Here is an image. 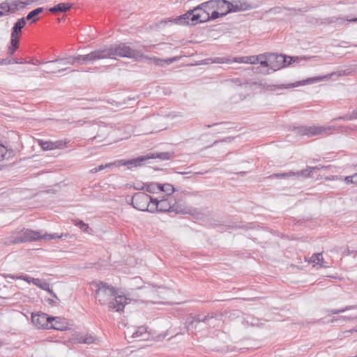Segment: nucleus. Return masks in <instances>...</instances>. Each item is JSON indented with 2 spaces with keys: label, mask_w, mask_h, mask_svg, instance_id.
<instances>
[{
  "label": "nucleus",
  "mask_w": 357,
  "mask_h": 357,
  "mask_svg": "<svg viewBox=\"0 0 357 357\" xmlns=\"http://www.w3.org/2000/svg\"><path fill=\"white\" fill-rule=\"evenodd\" d=\"M353 307L351 306H348V307H346L345 308H342V309H340V310H331L330 311L331 313L332 314H338L340 312H343L346 310H350L351 308H352Z\"/></svg>",
  "instance_id": "nucleus-49"
},
{
  "label": "nucleus",
  "mask_w": 357,
  "mask_h": 357,
  "mask_svg": "<svg viewBox=\"0 0 357 357\" xmlns=\"http://www.w3.org/2000/svg\"><path fill=\"white\" fill-rule=\"evenodd\" d=\"M351 73V71L349 69H346L344 70L339 71L338 73H332L328 74L324 76H318V77H314L312 78H309L307 79L303 80L302 82H298L296 83L287 85V86H285L284 84H281V85L277 86V88L284 89V88L295 87V86H300L302 84H312L314 82L324 80L325 79H329V78H331L333 75H337L338 77L349 75Z\"/></svg>",
  "instance_id": "nucleus-9"
},
{
  "label": "nucleus",
  "mask_w": 357,
  "mask_h": 357,
  "mask_svg": "<svg viewBox=\"0 0 357 357\" xmlns=\"http://www.w3.org/2000/svg\"><path fill=\"white\" fill-rule=\"evenodd\" d=\"M227 1L226 0H210L202 3V6H208V8H210V10H219L222 13H220V15H227Z\"/></svg>",
  "instance_id": "nucleus-15"
},
{
  "label": "nucleus",
  "mask_w": 357,
  "mask_h": 357,
  "mask_svg": "<svg viewBox=\"0 0 357 357\" xmlns=\"http://www.w3.org/2000/svg\"><path fill=\"white\" fill-rule=\"evenodd\" d=\"M171 212H174L176 213L181 214H190L191 213V209L186 207L182 202H174V204L172 203V209Z\"/></svg>",
  "instance_id": "nucleus-20"
},
{
  "label": "nucleus",
  "mask_w": 357,
  "mask_h": 357,
  "mask_svg": "<svg viewBox=\"0 0 357 357\" xmlns=\"http://www.w3.org/2000/svg\"><path fill=\"white\" fill-rule=\"evenodd\" d=\"M214 62H216V63H223V58H216L215 60H214Z\"/></svg>",
  "instance_id": "nucleus-57"
},
{
  "label": "nucleus",
  "mask_w": 357,
  "mask_h": 357,
  "mask_svg": "<svg viewBox=\"0 0 357 357\" xmlns=\"http://www.w3.org/2000/svg\"><path fill=\"white\" fill-rule=\"evenodd\" d=\"M24 1H13L10 3H8L9 13H15L18 10H22L25 8Z\"/></svg>",
  "instance_id": "nucleus-28"
},
{
  "label": "nucleus",
  "mask_w": 357,
  "mask_h": 357,
  "mask_svg": "<svg viewBox=\"0 0 357 357\" xmlns=\"http://www.w3.org/2000/svg\"><path fill=\"white\" fill-rule=\"evenodd\" d=\"M219 123H213V124H211V125H206V127L208 128H211V127H213V126H217L218 125Z\"/></svg>",
  "instance_id": "nucleus-63"
},
{
  "label": "nucleus",
  "mask_w": 357,
  "mask_h": 357,
  "mask_svg": "<svg viewBox=\"0 0 357 357\" xmlns=\"http://www.w3.org/2000/svg\"><path fill=\"white\" fill-rule=\"evenodd\" d=\"M26 24V19L22 17L19 19L15 24L12 29L11 36L20 38V35L22 33V29Z\"/></svg>",
  "instance_id": "nucleus-22"
},
{
  "label": "nucleus",
  "mask_w": 357,
  "mask_h": 357,
  "mask_svg": "<svg viewBox=\"0 0 357 357\" xmlns=\"http://www.w3.org/2000/svg\"><path fill=\"white\" fill-rule=\"evenodd\" d=\"M72 7V3H60L53 7L49 8V11L52 13H65L69 10Z\"/></svg>",
  "instance_id": "nucleus-24"
},
{
  "label": "nucleus",
  "mask_w": 357,
  "mask_h": 357,
  "mask_svg": "<svg viewBox=\"0 0 357 357\" xmlns=\"http://www.w3.org/2000/svg\"><path fill=\"white\" fill-rule=\"evenodd\" d=\"M172 209V202H170L168 199H162L160 201L155 199L152 201L151 205V212L153 213L155 211L165 213V212H171Z\"/></svg>",
  "instance_id": "nucleus-13"
},
{
  "label": "nucleus",
  "mask_w": 357,
  "mask_h": 357,
  "mask_svg": "<svg viewBox=\"0 0 357 357\" xmlns=\"http://www.w3.org/2000/svg\"><path fill=\"white\" fill-rule=\"evenodd\" d=\"M191 16H192V13L190 10L188 12H186L185 14L177 16L175 18H169L167 20L162 21L160 23L161 24L164 23L165 24H166L167 22H174L175 24H180V25H185V24L192 25L191 24Z\"/></svg>",
  "instance_id": "nucleus-17"
},
{
  "label": "nucleus",
  "mask_w": 357,
  "mask_h": 357,
  "mask_svg": "<svg viewBox=\"0 0 357 357\" xmlns=\"http://www.w3.org/2000/svg\"><path fill=\"white\" fill-rule=\"evenodd\" d=\"M29 63H33L34 65H38V64L40 63V61H38V60L36 61H34V62L33 61H29Z\"/></svg>",
  "instance_id": "nucleus-61"
},
{
  "label": "nucleus",
  "mask_w": 357,
  "mask_h": 357,
  "mask_svg": "<svg viewBox=\"0 0 357 357\" xmlns=\"http://www.w3.org/2000/svg\"><path fill=\"white\" fill-rule=\"evenodd\" d=\"M160 184L151 183L146 185L145 187H142L141 189L145 188L146 192H150V193H155L158 190H159V188H160ZM137 189H139V188H137Z\"/></svg>",
  "instance_id": "nucleus-33"
},
{
  "label": "nucleus",
  "mask_w": 357,
  "mask_h": 357,
  "mask_svg": "<svg viewBox=\"0 0 357 357\" xmlns=\"http://www.w3.org/2000/svg\"><path fill=\"white\" fill-rule=\"evenodd\" d=\"M310 264H313L314 265H319L320 267L325 268L327 267L326 262L324 260L322 253H315L313 254L307 261Z\"/></svg>",
  "instance_id": "nucleus-23"
},
{
  "label": "nucleus",
  "mask_w": 357,
  "mask_h": 357,
  "mask_svg": "<svg viewBox=\"0 0 357 357\" xmlns=\"http://www.w3.org/2000/svg\"><path fill=\"white\" fill-rule=\"evenodd\" d=\"M90 172L92 173V174H95V173L98 172V168L95 167V168L91 169L90 170Z\"/></svg>",
  "instance_id": "nucleus-58"
},
{
  "label": "nucleus",
  "mask_w": 357,
  "mask_h": 357,
  "mask_svg": "<svg viewBox=\"0 0 357 357\" xmlns=\"http://www.w3.org/2000/svg\"><path fill=\"white\" fill-rule=\"evenodd\" d=\"M267 56H268V53L259 54L258 56H255V58L257 59V60L256 61V63H260V61H261V60H264V59L266 58Z\"/></svg>",
  "instance_id": "nucleus-50"
},
{
  "label": "nucleus",
  "mask_w": 357,
  "mask_h": 357,
  "mask_svg": "<svg viewBox=\"0 0 357 357\" xmlns=\"http://www.w3.org/2000/svg\"><path fill=\"white\" fill-rule=\"evenodd\" d=\"M9 277V275H8ZM12 279H20L26 281L27 283L32 282L33 284H35L36 287H39L42 290H51L50 289V284L47 282H45L44 280H40L38 278H33L30 276H28L26 275H20V276H10Z\"/></svg>",
  "instance_id": "nucleus-16"
},
{
  "label": "nucleus",
  "mask_w": 357,
  "mask_h": 357,
  "mask_svg": "<svg viewBox=\"0 0 357 357\" xmlns=\"http://www.w3.org/2000/svg\"><path fill=\"white\" fill-rule=\"evenodd\" d=\"M179 58H180L179 56H174V57L169 58L167 59H161V61H158L155 63V65L160 66V67H164L165 66L170 65L171 63H172L175 61H177L179 59Z\"/></svg>",
  "instance_id": "nucleus-32"
},
{
  "label": "nucleus",
  "mask_w": 357,
  "mask_h": 357,
  "mask_svg": "<svg viewBox=\"0 0 357 357\" xmlns=\"http://www.w3.org/2000/svg\"><path fill=\"white\" fill-rule=\"evenodd\" d=\"M356 253L357 254V251H350L349 250H347V255H351L352 253Z\"/></svg>",
  "instance_id": "nucleus-62"
},
{
  "label": "nucleus",
  "mask_w": 357,
  "mask_h": 357,
  "mask_svg": "<svg viewBox=\"0 0 357 357\" xmlns=\"http://www.w3.org/2000/svg\"><path fill=\"white\" fill-rule=\"evenodd\" d=\"M76 340L78 343L87 344L96 343L98 341L97 338L89 333L77 335Z\"/></svg>",
  "instance_id": "nucleus-21"
},
{
  "label": "nucleus",
  "mask_w": 357,
  "mask_h": 357,
  "mask_svg": "<svg viewBox=\"0 0 357 357\" xmlns=\"http://www.w3.org/2000/svg\"><path fill=\"white\" fill-rule=\"evenodd\" d=\"M13 60H15L14 59H3L1 61V63L3 64H10V63H14L15 62H13Z\"/></svg>",
  "instance_id": "nucleus-54"
},
{
  "label": "nucleus",
  "mask_w": 357,
  "mask_h": 357,
  "mask_svg": "<svg viewBox=\"0 0 357 357\" xmlns=\"http://www.w3.org/2000/svg\"><path fill=\"white\" fill-rule=\"evenodd\" d=\"M64 71L74 72L75 70H70L69 68H61V69H59V70H56L55 68H50L47 70H43V72L46 73H56L57 72L61 73V72H64Z\"/></svg>",
  "instance_id": "nucleus-42"
},
{
  "label": "nucleus",
  "mask_w": 357,
  "mask_h": 357,
  "mask_svg": "<svg viewBox=\"0 0 357 357\" xmlns=\"http://www.w3.org/2000/svg\"><path fill=\"white\" fill-rule=\"evenodd\" d=\"M52 319V317H49L45 313L32 314L31 316L33 324L39 329L49 328L50 324H51L50 320Z\"/></svg>",
  "instance_id": "nucleus-12"
},
{
  "label": "nucleus",
  "mask_w": 357,
  "mask_h": 357,
  "mask_svg": "<svg viewBox=\"0 0 357 357\" xmlns=\"http://www.w3.org/2000/svg\"><path fill=\"white\" fill-rule=\"evenodd\" d=\"M153 199L145 192H136L131 199L130 204L139 211L151 212V205Z\"/></svg>",
  "instance_id": "nucleus-8"
},
{
  "label": "nucleus",
  "mask_w": 357,
  "mask_h": 357,
  "mask_svg": "<svg viewBox=\"0 0 357 357\" xmlns=\"http://www.w3.org/2000/svg\"><path fill=\"white\" fill-rule=\"evenodd\" d=\"M43 238H47L46 236H42V233L29 229H23L20 231L14 232L10 235L6 244H18L29 241H36L42 240Z\"/></svg>",
  "instance_id": "nucleus-3"
},
{
  "label": "nucleus",
  "mask_w": 357,
  "mask_h": 357,
  "mask_svg": "<svg viewBox=\"0 0 357 357\" xmlns=\"http://www.w3.org/2000/svg\"><path fill=\"white\" fill-rule=\"evenodd\" d=\"M38 144L44 151L53 150V143L52 141L39 140Z\"/></svg>",
  "instance_id": "nucleus-37"
},
{
  "label": "nucleus",
  "mask_w": 357,
  "mask_h": 357,
  "mask_svg": "<svg viewBox=\"0 0 357 357\" xmlns=\"http://www.w3.org/2000/svg\"><path fill=\"white\" fill-rule=\"evenodd\" d=\"M105 59H114L115 56L126 57L137 61L143 56L141 50H134L126 43L113 44L102 49Z\"/></svg>",
  "instance_id": "nucleus-2"
},
{
  "label": "nucleus",
  "mask_w": 357,
  "mask_h": 357,
  "mask_svg": "<svg viewBox=\"0 0 357 357\" xmlns=\"http://www.w3.org/2000/svg\"><path fill=\"white\" fill-rule=\"evenodd\" d=\"M149 160L146 155L139 156L131 160H118L114 162V166H126L128 169L138 167L142 165L143 162Z\"/></svg>",
  "instance_id": "nucleus-11"
},
{
  "label": "nucleus",
  "mask_w": 357,
  "mask_h": 357,
  "mask_svg": "<svg viewBox=\"0 0 357 357\" xmlns=\"http://www.w3.org/2000/svg\"><path fill=\"white\" fill-rule=\"evenodd\" d=\"M91 289L95 288V290H115L112 287L108 285L105 282H102L99 280H94L91 282Z\"/></svg>",
  "instance_id": "nucleus-27"
},
{
  "label": "nucleus",
  "mask_w": 357,
  "mask_h": 357,
  "mask_svg": "<svg viewBox=\"0 0 357 357\" xmlns=\"http://www.w3.org/2000/svg\"><path fill=\"white\" fill-rule=\"evenodd\" d=\"M69 142L68 140H56L55 142H52L53 143V149H62Z\"/></svg>",
  "instance_id": "nucleus-38"
},
{
  "label": "nucleus",
  "mask_w": 357,
  "mask_h": 357,
  "mask_svg": "<svg viewBox=\"0 0 357 357\" xmlns=\"http://www.w3.org/2000/svg\"><path fill=\"white\" fill-rule=\"evenodd\" d=\"M149 157V159H160L161 160H168L173 158V153L169 152H160V153H153L146 155Z\"/></svg>",
  "instance_id": "nucleus-25"
},
{
  "label": "nucleus",
  "mask_w": 357,
  "mask_h": 357,
  "mask_svg": "<svg viewBox=\"0 0 357 357\" xmlns=\"http://www.w3.org/2000/svg\"><path fill=\"white\" fill-rule=\"evenodd\" d=\"M125 337L128 342L146 341L151 338V334L147 327L141 326L138 327L128 326L124 331Z\"/></svg>",
  "instance_id": "nucleus-5"
},
{
  "label": "nucleus",
  "mask_w": 357,
  "mask_h": 357,
  "mask_svg": "<svg viewBox=\"0 0 357 357\" xmlns=\"http://www.w3.org/2000/svg\"><path fill=\"white\" fill-rule=\"evenodd\" d=\"M8 150L5 146L0 144V162L6 160L9 157H7Z\"/></svg>",
  "instance_id": "nucleus-39"
},
{
  "label": "nucleus",
  "mask_w": 357,
  "mask_h": 357,
  "mask_svg": "<svg viewBox=\"0 0 357 357\" xmlns=\"http://www.w3.org/2000/svg\"><path fill=\"white\" fill-rule=\"evenodd\" d=\"M349 119L355 120L357 119V107L353 110L348 117Z\"/></svg>",
  "instance_id": "nucleus-51"
},
{
  "label": "nucleus",
  "mask_w": 357,
  "mask_h": 357,
  "mask_svg": "<svg viewBox=\"0 0 357 357\" xmlns=\"http://www.w3.org/2000/svg\"><path fill=\"white\" fill-rule=\"evenodd\" d=\"M248 322H250L251 325L252 326H259L260 325V323H259V321L257 319H255V318H252V319L250 321H248Z\"/></svg>",
  "instance_id": "nucleus-53"
},
{
  "label": "nucleus",
  "mask_w": 357,
  "mask_h": 357,
  "mask_svg": "<svg viewBox=\"0 0 357 357\" xmlns=\"http://www.w3.org/2000/svg\"><path fill=\"white\" fill-rule=\"evenodd\" d=\"M349 114H346L345 116H339V117L335 119L334 120L336 121L338 119H341V120H345V121H352V119H348V117L349 116Z\"/></svg>",
  "instance_id": "nucleus-55"
},
{
  "label": "nucleus",
  "mask_w": 357,
  "mask_h": 357,
  "mask_svg": "<svg viewBox=\"0 0 357 357\" xmlns=\"http://www.w3.org/2000/svg\"><path fill=\"white\" fill-rule=\"evenodd\" d=\"M335 129V127L333 126H302L296 128L297 132L299 135H305L308 137L317 135L328 136L331 135Z\"/></svg>",
  "instance_id": "nucleus-4"
},
{
  "label": "nucleus",
  "mask_w": 357,
  "mask_h": 357,
  "mask_svg": "<svg viewBox=\"0 0 357 357\" xmlns=\"http://www.w3.org/2000/svg\"><path fill=\"white\" fill-rule=\"evenodd\" d=\"M220 320L217 319L213 317L205 316L204 317H202L199 316L198 317H194L191 321L187 322V331L188 332L191 331L193 333V330H197V328H203L206 325L210 326L215 327L219 323Z\"/></svg>",
  "instance_id": "nucleus-6"
},
{
  "label": "nucleus",
  "mask_w": 357,
  "mask_h": 357,
  "mask_svg": "<svg viewBox=\"0 0 357 357\" xmlns=\"http://www.w3.org/2000/svg\"><path fill=\"white\" fill-rule=\"evenodd\" d=\"M211 12V14H209L210 20H216L220 17H224L225 15H220L222 13L219 10H213Z\"/></svg>",
  "instance_id": "nucleus-46"
},
{
  "label": "nucleus",
  "mask_w": 357,
  "mask_h": 357,
  "mask_svg": "<svg viewBox=\"0 0 357 357\" xmlns=\"http://www.w3.org/2000/svg\"><path fill=\"white\" fill-rule=\"evenodd\" d=\"M349 22H357V17L356 18H352V19H347V20Z\"/></svg>",
  "instance_id": "nucleus-60"
},
{
  "label": "nucleus",
  "mask_w": 357,
  "mask_h": 357,
  "mask_svg": "<svg viewBox=\"0 0 357 357\" xmlns=\"http://www.w3.org/2000/svg\"><path fill=\"white\" fill-rule=\"evenodd\" d=\"M82 55H77L76 56H73L72 59V61H70L68 59H64V58H58L53 61H47L45 63H60L62 65H66V64H73L75 62L78 61H82Z\"/></svg>",
  "instance_id": "nucleus-26"
},
{
  "label": "nucleus",
  "mask_w": 357,
  "mask_h": 357,
  "mask_svg": "<svg viewBox=\"0 0 357 357\" xmlns=\"http://www.w3.org/2000/svg\"><path fill=\"white\" fill-rule=\"evenodd\" d=\"M4 287H6V288H10V289H12V288H13V287H14V286H13V284H11L10 286H6V285H5Z\"/></svg>",
  "instance_id": "nucleus-64"
},
{
  "label": "nucleus",
  "mask_w": 357,
  "mask_h": 357,
  "mask_svg": "<svg viewBox=\"0 0 357 357\" xmlns=\"http://www.w3.org/2000/svg\"><path fill=\"white\" fill-rule=\"evenodd\" d=\"M354 319H357V314H353L351 315H349V316H341V317H339L338 318H337L336 319H333L332 321H335V320H342V321H350V320H353Z\"/></svg>",
  "instance_id": "nucleus-43"
},
{
  "label": "nucleus",
  "mask_w": 357,
  "mask_h": 357,
  "mask_svg": "<svg viewBox=\"0 0 357 357\" xmlns=\"http://www.w3.org/2000/svg\"><path fill=\"white\" fill-rule=\"evenodd\" d=\"M75 225L79 227L82 230L84 231H87V230L89 229L88 225L84 223L82 220H78L76 222Z\"/></svg>",
  "instance_id": "nucleus-44"
},
{
  "label": "nucleus",
  "mask_w": 357,
  "mask_h": 357,
  "mask_svg": "<svg viewBox=\"0 0 357 357\" xmlns=\"http://www.w3.org/2000/svg\"><path fill=\"white\" fill-rule=\"evenodd\" d=\"M269 53H268V56L264 59V60H261L260 61V65L263 67H268L271 69V63H269Z\"/></svg>",
  "instance_id": "nucleus-48"
},
{
  "label": "nucleus",
  "mask_w": 357,
  "mask_h": 357,
  "mask_svg": "<svg viewBox=\"0 0 357 357\" xmlns=\"http://www.w3.org/2000/svg\"><path fill=\"white\" fill-rule=\"evenodd\" d=\"M242 10V5L233 4L227 1V14L231 12H237Z\"/></svg>",
  "instance_id": "nucleus-35"
},
{
  "label": "nucleus",
  "mask_w": 357,
  "mask_h": 357,
  "mask_svg": "<svg viewBox=\"0 0 357 357\" xmlns=\"http://www.w3.org/2000/svg\"><path fill=\"white\" fill-rule=\"evenodd\" d=\"M318 169V167H308L306 169L301 170L296 172L289 171L288 172L284 173H277L273 174L271 176V177L273 178H289L291 176H296L297 177H303L306 178L307 176H310V173L312 172L314 169Z\"/></svg>",
  "instance_id": "nucleus-14"
},
{
  "label": "nucleus",
  "mask_w": 357,
  "mask_h": 357,
  "mask_svg": "<svg viewBox=\"0 0 357 357\" xmlns=\"http://www.w3.org/2000/svg\"><path fill=\"white\" fill-rule=\"evenodd\" d=\"M114 165V162H112V163L106 164L105 165H99L97 168H98V172H100V171L103 170L106 167H110Z\"/></svg>",
  "instance_id": "nucleus-52"
},
{
  "label": "nucleus",
  "mask_w": 357,
  "mask_h": 357,
  "mask_svg": "<svg viewBox=\"0 0 357 357\" xmlns=\"http://www.w3.org/2000/svg\"><path fill=\"white\" fill-rule=\"evenodd\" d=\"M298 56H286L283 54L269 53V63H271V69L275 71L284 68L292 63L298 61Z\"/></svg>",
  "instance_id": "nucleus-7"
},
{
  "label": "nucleus",
  "mask_w": 357,
  "mask_h": 357,
  "mask_svg": "<svg viewBox=\"0 0 357 357\" xmlns=\"http://www.w3.org/2000/svg\"><path fill=\"white\" fill-rule=\"evenodd\" d=\"M192 13L191 24L195 25L197 23H203L210 20L209 12L210 8L208 6H202V3L190 10Z\"/></svg>",
  "instance_id": "nucleus-10"
},
{
  "label": "nucleus",
  "mask_w": 357,
  "mask_h": 357,
  "mask_svg": "<svg viewBox=\"0 0 357 357\" xmlns=\"http://www.w3.org/2000/svg\"><path fill=\"white\" fill-rule=\"evenodd\" d=\"M257 60V59L255 58V56H241V57H236L234 59V61H236L237 63H250V64H255Z\"/></svg>",
  "instance_id": "nucleus-31"
},
{
  "label": "nucleus",
  "mask_w": 357,
  "mask_h": 357,
  "mask_svg": "<svg viewBox=\"0 0 357 357\" xmlns=\"http://www.w3.org/2000/svg\"><path fill=\"white\" fill-rule=\"evenodd\" d=\"M44 8L42 7L37 8L32 11L29 12L26 17V20H31V23L36 22L38 20L36 16L43 11Z\"/></svg>",
  "instance_id": "nucleus-29"
},
{
  "label": "nucleus",
  "mask_w": 357,
  "mask_h": 357,
  "mask_svg": "<svg viewBox=\"0 0 357 357\" xmlns=\"http://www.w3.org/2000/svg\"><path fill=\"white\" fill-rule=\"evenodd\" d=\"M344 181L347 184H357V173L348 176L344 178Z\"/></svg>",
  "instance_id": "nucleus-40"
},
{
  "label": "nucleus",
  "mask_w": 357,
  "mask_h": 357,
  "mask_svg": "<svg viewBox=\"0 0 357 357\" xmlns=\"http://www.w3.org/2000/svg\"><path fill=\"white\" fill-rule=\"evenodd\" d=\"M13 62H15V63H24L22 60H18V59L13 60Z\"/></svg>",
  "instance_id": "nucleus-59"
},
{
  "label": "nucleus",
  "mask_w": 357,
  "mask_h": 357,
  "mask_svg": "<svg viewBox=\"0 0 357 357\" xmlns=\"http://www.w3.org/2000/svg\"><path fill=\"white\" fill-rule=\"evenodd\" d=\"M49 293V296L45 298V301L52 305H56L59 301V298L54 294V291H47Z\"/></svg>",
  "instance_id": "nucleus-36"
},
{
  "label": "nucleus",
  "mask_w": 357,
  "mask_h": 357,
  "mask_svg": "<svg viewBox=\"0 0 357 357\" xmlns=\"http://www.w3.org/2000/svg\"><path fill=\"white\" fill-rule=\"evenodd\" d=\"M160 185L159 190L166 192L167 195H172L175 191L174 186L169 183L160 184Z\"/></svg>",
  "instance_id": "nucleus-34"
},
{
  "label": "nucleus",
  "mask_w": 357,
  "mask_h": 357,
  "mask_svg": "<svg viewBox=\"0 0 357 357\" xmlns=\"http://www.w3.org/2000/svg\"><path fill=\"white\" fill-rule=\"evenodd\" d=\"M144 60H146V61H152L155 64L158 62V61H161V59H159V58H157V57H155V56H153V57H150V56H146L143 54V56L140 59H137V61H142Z\"/></svg>",
  "instance_id": "nucleus-41"
},
{
  "label": "nucleus",
  "mask_w": 357,
  "mask_h": 357,
  "mask_svg": "<svg viewBox=\"0 0 357 357\" xmlns=\"http://www.w3.org/2000/svg\"><path fill=\"white\" fill-rule=\"evenodd\" d=\"M95 298L100 304L107 305L109 309L116 312L123 311L125 305L132 300L123 291H96Z\"/></svg>",
  "instance_id": "nucleus-1"
},
{
  "label": "nucleus",
  "mask_w": 357,
  "mask_h": 357,
  "mask_svg": "<svg viewBox=\"0 0 357 357\" xmlns=\"http://www.w3.org/2000/svg\"><path fill=\"white\" fill-rule=\"evenodd\" d=\"M0 10L5 13V15L9 13V7L8 2H3L0 3Z\"/></svg>",
  "instance_id": "nucleus-47"
},
{
  "label": "nucleus",
  "mask_w": 357,
  "mask_h": 357,
  "mask_svg": "<svg viewBox=\"0 0 357 357\" xmlns=\"http://www.w3.org/2000/svg\"><path fill=\"white\" fill-rule=\"evenodd\" d=\"M104 54L102 49L96 50L91 52L90 53L82 55V61L84 63L89 62H94L98 60L104 59Z\"/></svg>",
  "instance_id": "nucleus-18"
},
{
  "label": "nucleus",
  "mask_w": 357,
  "mask_h": 357,
  "mask_svg": "<svg viewBox=\"0 0 357 357\" xmlns=\"http://www.w3.org/2000/svg\"><path fill=\"white\" fill-rule=\"evenodd\" d=\"M46 235H47V238H43L42 239H44V240H51V239H56V238H61V236H59L56 233H54V234H48L47 233L42 234V236H45Z\"/></svg>",
  "instance_id": "nucleus-45"
},
{
  "label": "nucleus",
  "mask_w": 357,
  "mask_h": 357,
  "mask_svg": "<svg viewBox=\"0 0 357 357\" xmlns=\"http://www.w3.org/2000/svg\"><path fill=\"white\" fill-rule=\"evenodd\" d=\"M52 320H50L51 324H50L49 328H53L58 331H65L68 328V324L64 319L61 317H52Z\"/></svg>",
  "instance_id": "nucleus-19"
},
{
  "label": "nucleus",
  "mask_w": 357,
  "mask_h": 357,
  "mask_svg": "<svg viewBox=\"0 0 357 357\" xmlns=\"http://www.w3.org/2000/svg\"><path fill=\"white\" fill-rule=\"evenodd\" d=\"M38 1V0H26V1H24V5L28 6V5H30L32 3L36 2Z\"/></svg>",
  "instance_id": "nucleus-56"
},
{
  "label": "nucleus",
  "mask_w": 357,
  "mask_h": 357,
  "mask_svg": "<svg viewBox=\"0 0 357 357\" xmlns=\"http://www.w3.org/2000/svg\"><path fill=\"white\" fill-rule=\"evenodd\" d=\"M19 47V37L11 36L10 45L8 47V52L12 55Z\"/></svg>",
  "instance_id": "nucleus-30"
}]
</instances>
